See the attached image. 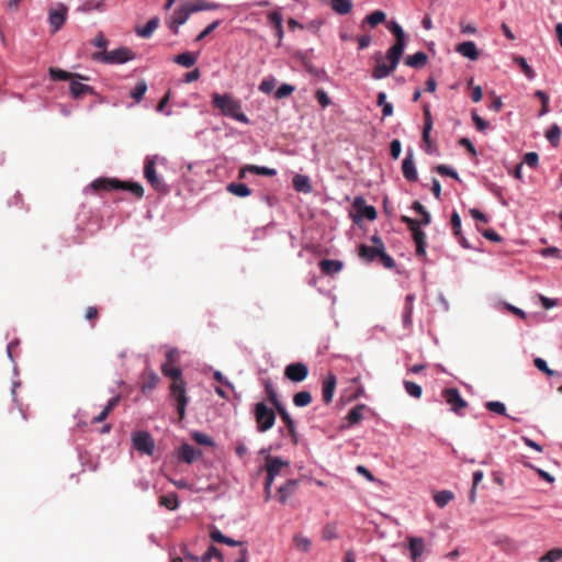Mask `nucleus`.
<instances>
[{
    "mask_svg": "<svg viewBox=\"0 0 562 562\" xmlns=\"http://www.w3.org/2000/svg\"><path fill=\"white\" fill-rule=\"evenodd\" d=\"M408 549L413 561H417L422 557L425 550V542L423 538L411 537L408 542Z\"/></svg>",
    "mask_w": 562,
    "mask_h": 562,
    "instance_id": "nucleus-22",
    "label": "nucleus"
},
{
    "mask_svg": "<svg viewBox=\"0 0 562 562\" xmlns=\"http://www.w3.org/2000/svg\"><path fill=\"white\" fill-rule=\"evenodd\" d=\"M454 497V494L449 491V490H442V491H439L437 492L435 495H434V501L436 503V505L439 507V508H442L445 507L446 505H448V503L450 501H452Z\"/></svg>",
    "mask_w": 562,
    "mask_h": 562,
    "instance_id": "nucleus-36",
    "label": "nucleus"
},
{
    "mask_svg": "<svg viewBox=\"0 0 562 562\" xmlns=\"http://www.w3.org/2000/svg\"><path fill=\"white\" fill-rule=\"evenodd\" d=\"M360 213V216L361 217H366L368 218L369 221H373L376 218V210L374 209V206L372 205H367L364 204L362 206V209L360 211H358Z\"/></svg>",
    "mask_w": 562,
    "mask_h": 562,
    "instance_id": "nucleus-59",
    "label": "nucleus"
},
{
    "mask_svg": "<svg viewBox=\"0 0 562 562\" xmlns=\"http://www.w3.org/2000/svg\"><path fill=\"white\" fill-rule=\"evenodd\" d=\"M161 506L170 510H176L179 507V498L176 493H169L167 495H162L159 499Z\"/></svg>",
    "mask_w": 562,
    "mask_h": 562,
    "instance_id": "nucleus-37",
    "label": "nucleus"
},
{
    "mask_svg": "<svg viewBox=\"0 0 562 562\" xmlns=\"http://www.w3.org/2000/svg\"><path fill=\"white\" fill-rule=\"evenodd\" d=\"M20 385H21V382L19 380L12 382L11 396H12V402H13L14 406L20 411L22 418L24 420H26L27 419L26 413L16 396V389Z\"/></svg>",
    "mask_w": 562,
    "mask_h": 562,
    "instance_id": "nucleus-48",
    "label": "nucleus"
},
{
    "mask_svg": "<svg viewBox=\"0 0 562 562\" xmlns=\"http://www.w3.org/2000/svg\"><path fill=\"white\" fill-rule=\"evenodd\" d=\"M221 24V21L220 20H216L214 22H212L211 24H209L196 37H195V42H200L202 41L203 38H205L207 35H210L215 29L218 27V25Z\"/></svg>",
    "mask_w": 562,
    "mask_h": 562,
    "instance_id": "nucleus-61",
    "label": "nucleus"
},
{
    "mask_svg": "<svg viewBox=\"0 0 562 562\" xmlns=\"http://www.w3.org/2000/svg\"><path fill=\"white\" fill-rule=\"evenodd\" d=\"M289 467V461L283 460L281 457H272L268 454L266 457V471L267 476L265 480V499L269 501L271 497V486L276 476L280 473L281 469Z\"/></svg>",
    "mask_w": 562,
    "mask_h": 562,
    "instance_id": "nucleus-5",
    "label": "nucleus"
},
{
    "mask_svg": "<svg viewBox=\"0 0 562 562\" xmlns=\"http://www.w3.org/2000/svg\"><path fill=\"white\" fill-rule=\"evenodd\" d=\"M284 375L290 381L299 383L307 378L308 368L303 362H293L285 367Z\"/></svg>",
    "mask_w": 562,
    "mask_h": 562,
    "instance_id": "nucleus-12",
    "label": "nucleus"
},
{
    "mask_svg": "<svg viewBox=\"0 0 562 562\" xmlns=\"http://www.w3.org/2000/svg\"><path fill=\"white\" fill-rule=\"evenodd\" d=\"M276 87V79L273 77L265 78L259 85V91L270 93Z\"/></svg>",
    "mask_w": 562,
    "mask_h": 562,
    "instance_id": "nucleus-55",
    "label": "nucleus"
},
{
    "mask_svg": "<svg viewBox=\"0 0 562 562\" xmlns=\"http://www.w3.org/2000/svg\"><path fill=\"white\" fill-rule=\"evenodd\" d=\"M147 91V83L145 80H140L136 83L134 89L131 91V97L136 101L140 102Z\"/></svg>",
    "mask_w": 562,
    "mask_h": 562,
    "instance_id": "nucleus-49",
    "label": "nucleus"
},
{
    "mask_svg": "<svg viewBox=\"0 0 562 562\" xmlns=\"http://www.w3.org/2000/svg\"><path fill=\"white\" fill-rule=\"evenodd\" d=\"M485 408L494 414L507 416L508 418L518 422V418L507 415L506 406L501 401H488L484 404Z\"/></svg>",
    "mask_w": 562,
    "mask_h": 562,
    "instance_id": "nucleus-29",
    "label": "nucleus"
},
{
    "mask_svg": "<svg viewBox=\"0 0 562 562\" xmlns=\"http://www.w3.org/2000/svg\"><path fill=\"white\" fill-rule=\"evenodd\" d=\"M159 26V18L158 16H153L147 23L145 26L143 27H137L135 30L136 34L139 36V37H143V38H149L151 36V34L154 33V31Z\"/></svg>",
    "mask_w": 562,
    "mask_h": 562,
    "instance_id": "nucleus-28",
    "label": "nucleus"
},
{
    "mask_svg": "<svg viewBox=\"0 0 562 562\" xmlns=\"http://www.w3.org/2000/svg\"><path fill=\"white\" fill-rule=\"evenodd\" d=\"M90 188L93 190H127L138 198L144 194V188L138 182H122L115 179H95L90 183Z\"/></svg>",
    "mask_w": 562,
    "mask_h": 562,
    "instance_id": "nucleus-4",
    "label": "nucleus"
},
{
    "mask_svg": "<svg viewBox=\"0 0 562 562\" xmlns=\"http://www.w3.org/2000/svg\"><path fill=\"white\" fill-rule=\"evenodd\" d=\"M254 415L257 423V430L259 432L268 431L276 423L274 411L269 408L265 402H258L255 404Z\"/></svg>",
    "mask_w": 562,
    "mask_h": 562,
    "instance_id": "nucleus-6",
    "label": "nucleus"
},
{
    "mask_svg": "<svg viewBox=\"0 0 562 562\" xmlns=\"http://www.w3.org/2000/svg\"><path fill=\"white\" fill-rule=\"evenodd\" d=\"M212 104L222 115L234 119L240 123L249 124L248 116L241 111V102L229 93H213Z\"/></svg>",
    "mask_w": 562,
    "mask_h": 562,
    "instance_id": "nucleus-2",
    "label": "nucleus"
},
{
    "mask_svg": "<svg viewBox=\"0 0 562 562\" xmlns=\"http://www.w3.org/2000/svg\"><path fill=\"white\" fill-rule=\"evenodd\" d=\"M431 127H432L431 114L428 109H425V123H424V128H423V142L425 144L431 142V139H430Z\"/></svg>",
    "mask_w": 562,
    "mask_h": 562,
    "instance_id": "nucleus-45",
    "label": "nucleus"
},
{
    "mask_svg": "<svg viewBox=\"0 0 562 562\" xmlns=\"http://www.w3.org/2000/svg\"><path fill=\"white\" fill-rule=\"evenodd\" d=\"M382 250L383 249L379 247L361 245L359 248V256L366 261L372 262L380 257Z\"/></svg>",
    "mask_w": 562,
    "mask_h": 562,
    "instance_id": "nucleus-27",
    "label": "nucleus"
},
{
    "mask_svg": "<svg viewBox=\"0 0 562 562\" xmlns=\"http://www.w3.org/2000/svg\"><path fill=\"white\" fill-rule=\"evenodd\" d=\"M246 172L260 175V176H268V177H273L277 175V170L274 168L257 166V165H246L239 170V178H244Z\"/></svg>",
    "mask_w": 562,
    "mask_h": 562,
    "instance_id": "nucleus-19",
    "label": "nucleus"
},
{
    "mask_svg": "<svg viewBox=\"0 0 562 562\" xmlns=\"http://www.w3.org/2000/svg\"><path fill=\"white\" fill-rule=\"evenodd\" d=\"M561 137V130L557 124L550 126V128L546 133V138L553 146L557 147L559 145Z\"/></svg>",
    "mask_w": 562,
    "mask_h": 562,
    "instance_id": "nucleus-43",
    "label": "nucleus"
},
{
    "mask_svg": "<svg viewBox=\"0 0 562 562\" xmlns=\"http://www.w3.org/2000/svg\"><path fill=\"white\" fill-rule=\"evenodd\" d=\"M456 52L469 58L470 60H476L480 55L475 43L472 41H467L458 44L456 47Z\"/></svg>",
    "mask_w": 562,
    "mask_h": 562,
    "instance_id": "nucleus-18",
    "label": "nucleus"
},
{
    "mask_svg": "<svg viewBox=\"0 0 562 562\" xmlns=\"http://www.w3.org/2000/svg\"><path fill=\"white\" fill-rule=\"evenodd\" d=\"M136 57V53L126 46H121L110 52L104 49L102 52H95L92 54L93 60L109 65L125 64L130 60H134Z\"/></svg>",
    "mask_w": 562,
    "mask_h": 562,
    "instance_id": "nucleus-3",
    "label": "nucleus"
},
{
    "mask_svg": "<svg viewBox=\"0 0 562 562\" xmlns=\"http://www.w3.org/2000/svg\"><path fill=\"white\" fill-rule=\"evenodd\" d=\"M299 481L295 479L288 480L278 488L277 498L281 504H285L288 498L297 490Z\"/></svg>",
    "mask_w": 562,
    "mask_h": 562,
    "instance_id": "nucleus-14",
    "label": "nucleus"
},
{
    "mask_svg": "<svg viewBox=\"0 0 562 562\" xmlns=\"http://www.w3.org/2000/svg\"><path fill=\"white\" fill-rule=\"evenodd\" d=\"M367 408L364 404H358L352 407L347 414V420L349 426H353L360 423L363 418L362 412Z\"/></svg>",
    "mask_w": 562,
    "mask_h": 562,
    "instance_id": "nucleus-31",
    "label": "nucleus"
},
{
    "mask_svg": "<svg viewBox=\"0 0 562 562\" xmlns=\"http://www.w3.org/2000/svg\"><path fill=\"white\" fill-rule=\"evenodd\" d=\"M312 402V394L308 391H300L294 394L293 403L297 407H305Z\"/></svg>",
    "mask_w": 562,
    "mask_h": 562,
    "instance_id": "nucleus-41",
    "label": "nucleus"
},
{
    "mask_svg": "<svg viewBox=\"0 0 562 562\" xmlns=\"http://www.w3.org/2000/svg\"><path fill=\"white\" fill-rule=\"evenodd\" d=\"M210 538L212 539V541L214 542H218V543H224V544H227L229 547H237V546H241L243 542L241 541H238V540H235L233 538H229L227 536H225L218 528L216 527H213L211 530H210Z\"/></svg>",
    "mask_w": 562,
    "mask_h": 562,
    "instance_id": "nucleus-20",
    "label": "nucleus"
},
{
    "mask_svg": "<svg viewBox=\"0 0 562 562\" xmlns=\"http://www.w3.org/2000/svg\"><path fill=\"white\" fill-rule=\"evenodd\" d=\"M442 394L446 402L451 406V411L456 414H460V409L468 406V402L456 387L446 389Z\"/></svg>",
    "mask_w": 562,
    "mask_h": 562,
    "instance_id": "nucleus-11",
    "label": "nucleus"
},
{
    "mask_svg": "<svg viewBox=\"0 0 562 562\" xmlns=\"http://www.w3.org/2000/svg\"><path fill=\"white\" fill-rule=\"evenodd\" d=\"M293 540H294V543H295L296 548L300 551H302V552L310 551L312 542H311V540L307 537H304V536H301V535H296Z\"/></svg>",
    "mask_w": 562,
    "mask_h": 562,
    "instance_id": "nucleus-51",
    "label": "nucleus"
},
{
    "mask_svg": "<svg viewBox=\"0 0 562 562\" xmlns=\"http://www.w3.org/2000/svg\"><path fill=\"white\" fill-rule=\"evenodd\" d=\"M161 371L165 376L171 378L172 381H183L181 369L175 367L173 363H162Z\"/></svg>",
    "mask_w": 562,
    "mask_h": 562,
    "instance_id": "nucleus-33",
    "label": "nucleus"
},
{
    "mask_svg": "<svg viewBox=\"0 0 562 562\" xmlns=\"http://www.w3.org/2000/svg\"><path fill=\"white\" fill-rule=\"evenodd\" d=\"M49 75L53 80H69L72 77L82 78L78 74H71V72H68V71L59 69V68H50Z\"/></svg>",
    "mask_w": 562,
    "mask_h": 562,
    "instance_id": "nucleus-42",
    "label": "nucleus"
},
{
    "mask_svg": "<svg viewBox=\"0 0 562 562\" xmlns=\"http://www.w3.org/2000/svg\"><path fill=\"white\" fill-rule=\"evenodd\" d=\"M492 306L494 310L499 311V312L507 311L520 319L527 318V313L522 308L517 307L506 301H503V300L494 301L492 303Z\"/></svg>",
    "mask_w": 562,
    "mask_h": 562,
    "instance_id": "nucleus-16",
    "label": "nucleus"
},
{
    "mask_svg": "<svg viewBox=\"0 0 562 562\" xmlns=\"http://www.w3.org/2000/svg\"><path fill=\"white\" fill-rule=\"evenodd\" d=\"M213 558H217L223 561V555L221 551L215 546H210L207 550L196 559V562H211Z\"/></svg>",
    "mask_w": 562,
    "mask_h": 562,
    "instance_id": "nucleus-40",
    "label": "nucleus"
},
{
    "mask_svg": "<svg viewBox=\"0 0 562 562\" xmlns=\"http://www.w3.org/2000/svg\"><path fill=\"white\" fill-rule=\"evenodd\" d=\"M533 363L539 371L546 373L547 375L552 376L554 374V371L549 368L544 359L538 357L533 360Z\"/></svg>",
    "mask_w": 562,
    "mask_h": 562,
    "instance_id": "nucleus-58",
    "label": "nucleus"
},
{
    "mask_svg": "<svg viewBox=\"0 0 562 562\" xmlns=\"http://www.w3.org/2000/svg\"><path fill=\"white\" fill-rule=\"evenodd\" d=\"M427 59L428 57L424 52H417L407 56L405 64L412 68H422L426 65Z\"/></svg>",
    "mask_w": 562,
    "mask_h": 562,
    "instance_id": "nucleus-30",
    "label": "nucleus"
},
{
    "mask_svg": "<svg viewBox=\"0 0 562 562\" xmlns=\"http://www.w3.org/2000/svg\"><path fill=\"white\" fill-rule=\"evenodd\" d=\"M403 384H404L405 392L409 396H412L414 398H419L422 396L423 389H422V386L419 384H417V383H415L413 381H407V380H405L403 382Z\"/></svg>",
    "mask_w": 562,
    "mask_h": 562,
    "instance_id": "nucleus-44",
    "label": "nucleus"
},
{
    "mask_svg": "<svg viewBox=\"0 0 562 562\" xmlns=\"http://www.w3.org/2000/svg\"><path fill=\"white\" fill-rule=\"evenodd\" d=\"M522 162L530 168H536L539 164V155L536 151H529L525 154Z\"/></svg>",
    "mask_w": 562,
    "mask_h": 562,
    "instance_id": "nucleus-60",
    "label": "nucleus"
},
{
    "mask_svg": "<svg viewBox=\"0 0 562 562\" xmlns=\"http://www.w3.org/2000/svg\"><path fill=\"white\" fill-rule=\"evenodd\" d=\"M436 171L441 176H448L458 181L460 180L458 172L452 167H450L448 165H438L436 167Z\"/></svg>",
    "mask_w": 562,
    "mask_h": 562,
    "instance_id": "nucleus-52",
    "label": "nucleus"
},
{
    "mask_svg": "<svg viewBox=\"0 0 562 562\" xmlns=\"http://www.w3.org/2000/svg\"><path fill=\"white\" fill-rule=\"evenodd\" d=\"M66 9L64 7H61L60 10H52L49 12V24H50V27H52V31L55 33L57 32L61 25L65 23V19H66Z\"/></svg>",
    "mask_w": 562,
    "mask_h": 562,
    "instance_id": "nucleus-24",
    "label": "nucleus"
},
{
    "mask_svg": "<svg viewBox=\"0 0 562 562\" xmlns=\"http://www.w3.org/2000/svg\"><path fill=\"white\" fill-rule=\"evenodd\" d=\"M337 384L336 375L333 373L327 374V376L323 381V401L326 404H329L333 401L335 389Z\"/></svg>",
    "mask_w": 562,
    "mask_h": 562,
    "instance_id": "nucleus-17",
    "label": "nucleus"
},
{
    "mask_svg": "<svg viewBox=\"0 0 562 562\" xmlns=\"http://www.w3.org/2000/svg\"><path fill=\"white\" fill-rule=\"evenodd\" d=\"M562 559V549H552L546 555H543L541 562H557Z\"/></svg>",
    "mask_w": 562,
    "mask_h": 562,
    "instance_id": "nucleus-57",
    "label": "nucleus"
},
{
    "mask_svg": "<svg viewBox=\"0 0 562 562\" xmlns=\"http://www.w3.org/2000/svg\"><path fill=\"white\" fill-rule=\"evenodd\" d=\"M190 10L191 9L188 3L178 7L170 16V19L173 20V24L183 25L192 14V11Z\"/></svg>",
    "mask_w": 562,
    "mask_h": 562,
    "instance_id": "nucleus-21",
    "label": "nucleus"
},
{
    "mask_svg": "<svg viewBox=\"0 0 562 562\" xmlns=\"http://www.w3.org/2000/svg\"><path fill=\"white\" fill-rule=\"evenodd\" d=\"M472 120L475 124V127L480 132H484L488 128L490 124L485 120H483L476 112L472 113Z\"/></svg>",
    "mask_w": 562,
    "mask_h": 562,
    "instance_id": "nucleus-63",
    "label": "nucleus"
},
{
    "mask_svg": "<svg viewBox=\"0 0 562 562\" xmlns=\"http://www.w3.org/2000/svg\"><path fill=\"white\" fill-rule=\"evenodd\" d=\"M406 48V43H395L387 52L385 58L389 60V65L384 63L383 56L379 53L375 55V66L372 71V78L381 80L390 76L397 67L401 57Z\"/></svg>",
    "mask_w": 562,
    "mask_h": 562,
    "instance_id": "nucleus-1",
    "label": "nucleus"
},
{
    "mask_svg": "<svg viewBox=\"0 0 562 562\" xmlns=\"http://www.w3.org/2000/svg\"><path fill=\"white\" fill-rule=\"evenodd\" d=\"M386 14L381 10H375L371 14L367 15L366 22L371 26L375 27L378 24L384 22Z\"/></svg>",
    "mask_w": 562,
    "mask_h": 562,
    "instance_id": "nucleus-46",
    "label": "nucleus"
},
{
    "mask_svg": "<svg viewBox=\"0 0 562 562\" xmlns=\"http://www.w3.org/2000/svg\"><path fill=\"white\" fill-rule=\"evenodd\" d=\"M331 9L338 14H347L352 9L351 0H331Z\"/></svg>",
    "mask_w": 562,
    "mask_h": 562,
    "instance_id": "nucleus-38",
    "label": "nucleus"
},
{
    "mask_svg": "<svg viewBox=\"0 0 562 562\" xmlns=\"http://www.w3.org/2000/svg\"><path fill=\"white\" fill-rule=\"evenodd\" d=\"M387 29L392 32L396 38L395 43H406V35L403 27L396 22L391 21L387 23Z\"/></svg>",
    "mask_w": 562,
    "mask_h": 562,
    "instance_id": "nucleus-39",
    "label": "nucleus"
},
{
    "mask_svg": "<svg viewBox=\"0 0 562 562\" xmlns=\"http://www.w3.org/2000/svg\"><path fill=\"white\" fill-rule=\"evenodd\" d=\"M513 60L516 65H518L520 67L521 71L525 74V76L529 80H533L536 78L535 70L529 66V64L527 63V59L525 57L514 56Z\"/></svg>",
    "mask_w": 562,
    "mask_h": 562,
    "instance_id": "nucleus-35",
    "label": "nucleus"
},
{
    "mask_svg": "<svg viewBox=\"0 0 562 562\" xmlns=\"http://www.w3.org/2000/svg\"><path fill=\"white\" fill-rule=\"evenodd\" d=\"M133 447L147 456H153L155 450V441L151 435L147 431H136L132 436Z\"/></svg>",
    "mask_w": 562,
    "mask_h": 562,
    "instance_id": "nucleus-9",
    "label": "nucleus"
},
{
    "mask_svg": "<svg viewBox=\"0 0 562 562\" xmlns=\"http://www.w3.org/2000/svg\"><path fill=\"white\" fill-rule=\"evenodd\" d=\"M295 90V87L290 83H282L277 91L274 92V98L278 100L284 99L292 94Z\"/></svg>",
    "mask_w": 562,
    "mask_h": 562,
    "instance_id": "nucleus-50",
    "label": "nucleus"
},
{
    "mask_svg": "<svg viewBox=\"0 0 562 562\" xmlns=\"http://www.w3.org/2000/svg\"><path fill=\"white\" fill-rule=\"evenodd\" d=\"M196 54L186 52L175 56L173 61L182 67L190 68L196 63Z\"/></svg>",
    "mask_w": 562,
    "mask_h": 562,
    "instance_id": "nucleus-32",
    "label": "nucleus"
},
{
    "mask_svg": "<svg viewBox=\"0 0 562 562\" xmlns=\"http://www.w3.org/2000/svg\"><path fill=\"white\" fill-rule=\"evenodd\" d=\"M69 90H70L71 95L75 99H80L86 94L93 93V88L91 86L81 83L77 80L70 81Z\"/></svg>",
    "mask_w": 562,
    "mask_h": 562,
    "instance_id": "nucleus-25",
    "label": "nucleus"
},
{
    "mask_svg": "<svg viewBox=\"0 0 562 562\" xmlns=\"http://www.w3.org/2000/svg\"><path fill=\"white\" fill-rule=\"evenodd\" d=\"M159 159V156H148L145 160L144 166V177L148 181V183L158 192H168V186L164 182V180L158 177L156 172V161Z\"/></svg>",
    "mask_w": 562,
    "mask_h": 562,
    "instance_id": "nucleus-7",
    "label": "nucleus"
},
{
    "mask_svg": "<svg viewBox=\"0 0 562 562\" xmlns=\"http://www.w3.org/2000/svg\"><path fill=\"white\" fill-rule=\"evenodd\" d=\"M413 311H414V307H411V306L403 307L402 321H403V326L406 329H408L413 324Z\"/></svg>",
    "mask_w": 562,
    "mask_h": 562,
    "instance_id": "nucleus-56",
    "label": "nucleus"
},
{
    "mask_svg": "<svg viewBox=\"0 0 562 562\" xmlns=\"http://www.w3.org/2000/svg\"><path fill=\"white\" fill-rule=\"evenodd\" d=\"M451 225L454 236H459L461 234V217L457 211H453L451 214Z\"/></svg>",
    "mask_w": 562,
    "mask_h": 562,
    "instance_id": "nucleus-64",
    "label": "nucleus"
},
{
    "mask_svg": "<svg viewBox=\"0 0 562 562\" xmlns=\"http://www.w3.org/2000/svg\"><path fill=\"white\" fill-rule=\"evenodd\" d=\"M191 438L199 445L207 446V447H214L215 442L213 438H211L209 435L201 432V431H193L191 434Z\"/></svg>",
    "mask_w": 562,
    "mask_h": 562,
    "instance_id": "nucleus-47",
    "label": "nucleus"
},
{
    "mask_svg": "<svg viewBox=\"0 0 562 562\" xmlns=\"http://www.w3.org/2000/svg\"><path fill=\"white\" fill-rule=\"evenodd\" d=\"M186 385L187 384L184 381H172L170 385V394L172 400L175 401L179 419L184 418L187 405L189 403Z\"/></svg>",
    "mask_w": 562,
    "mask_h": 562,
    "instance_id": "nucleus-8",
    "label": "nucleus"
},
{
    "mask_svg": "<svg viewBox=\"0 0 562 562\" xmlns=\"http://www.w3.org/2000/svg\"><path fill=\"white\" fill-rule=\"evenodd\" d=\"M402 171L407 181L415 182L418 180L417 168L414 160V150L412 148H408L406 151V156L402 162Z\"/></svg>",
    "mask_w": 562,
    "mask_h": 562,
    "instance_id": "nucleus-13",
    "label": "nucleus"
},
{
    "mask_svg": "<svg viewBox=\"0 0 562 562\" xmlns=\"http://www.w3.org/2000/svg\"><path fill=\"white\" fill-rule=\"evenodd\" d=\"M321 271L327 277H334L341 271L344 262L336 259H322L318 263Z\"/></svg>",
    "mask_w": 562,
    "mask_h": 562,
    "instance_id": "nucleus-15",
    "label": "nucleus"
},
{
    "mask_svg": "<svg viewBox=\"0 0 562 562\" xmlns=\"http://www.w3.org/2000/svg\"><path fill=\"white\" fill-rule=\"evenodd\" d=\"M227 191L236 196H239V198H246V196L250 195V193H251L250 189L245 183H240V182L228 183Z\"/></svg>",
    "mask_w": 562,
    "mask_h": 562,
    "instance_id": "nucleus-34",
    "label": "nucleus"
},
{
    "mask_svg": "<svg viewBox=\"0 0 562 562\" xmlns=\"http://www.w3.org/2000/svg\"><path fill=\"white\" fill-rule=\"evenodd\" d=\"M292 184L295 191L302 193H311L313 187L311 184V180L305 175H295L292 180Z\"/></svg>",
    "mask_w": 562,
    "mask_h": 562,
    "instance_id": "nucleus-23",
    "label": "nucleus"
},
{
    "mask_svg": "<svg viewBox=\"0 0 562 562\" xmlns=\"http://www.w3.org/2000/svg\"><path fill=\"white\" fill-rule=\"evenodd\" d=\"M315 98L323 108H327L331 103L329 95L323 89L316 91Z\"/></svg>",
    "mask_w": 562,
    "mask_h": 562,
    "instance_id": "nucleus-62",
    "label": "nucleus"
},
{
    "mask_svg": "<svg viewBox=\"0 0 562 562\" xmlns=\"http://www.w3.org/2000/svg\"><path fill=\"white\" fill-rule=\"evenodd\" d=\"M280 417L282 422L286 425L289 432L295 434V422L293 420L289 412L286 409H280Z\"/></svg>",
    "mask_w": 562,
    "mask_h": 562,
    "instance_id": "nucleus-53",
    "label": "nucleus"
},
{
    "mask_svg": "<svg viewBox=\"0 0 562 562\" xmlns=\"http://www.w3.org/2000/svg\"><path fill=\"white\" fill-rule=\"evenodd\" d=\"M190 7V11L192 13L200 12V11H211V10H217L222 5L216 2L207 1V0H193L188 3Z\"/></svg>",
    "mask_w": 562,
    "mask_h": 562,
    "instance_id": "nucleus-26",
    "label": "nucleus"
},
{
    "mask_svg": "<svg viewBox=\"0 0 562 562\" xmlns=\"http://www.w3.org/2000/svg\"><path fill=\"white\" fill-rule=\"evenodd\" d=\"M317 292L324 296H327L329 300H331V303L335 304L336 296L334 295L335 286L331 285V283H326V286L321 285L316 288Z\"/></svg>",
    "mask_w": 562,
    "mask_h": 562,
    "instance_id": "nucleus-54",
    "label": "nucleus"
},
{
    "mask_svg": "<svg viewBox=\"0 0 562 562\" xmlns=\"http://www.w3.org/2000/svg\"><path fill=\"white\" fill-rule=\"evenodd\" d=\"M203 456L201 449L194 448L188 442L181 443L175 451V457L178 461L191 464Z\"/></svg>",
    "mask_w": 562,
    "mask_h": 562,
    "instance_id": "nucleus-10",
    "label": "nucleus"
}]
</instances>
